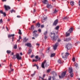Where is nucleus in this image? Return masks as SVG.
Here are the masks:
<instances>
[{"instance_id":"37","label":"nucleus","mask_w":80,"mask_h":80,"mask_svg":"<svg viewBox=\"0 0 80 80\" xmlns=\"http://www.w3.org/2000/svg\"><path fill=\"white\" fill-rule=\"evenodd\" d=\"M2 14H3V15H4V17H5L6 16V13L5 12H4V13Z\"/></svg>"},{"instance_id":"24","label":"nucleus","mask_w":80,"mask_h":80,"mask_svg":"<svg viewBox=\"0 0 80 80\" xmlns=\"http://www.w3.org/2000/svg\"><path fill=\"white\" fill-rule=\"evenodd\" d=\"M52 74H53V75H54V76H56L57 75V74L54 72H52Z\"/></svg>"},{"instance_id":"59","label":"nucleus","mask_w":80,"mask_h":80,"mask_svg":"<svg viewBox=\"0 0 80 80\" xmlns=\"http://www.w3.org/2000/svg\"><path fill=\"white\" fill-rule=\"evenodd\" d=\"M2 2H6L7 0H2Z\"/></svg>"},{"instance_id":"33","label":"nucleus","mask_w":80,"mask_h":80,"mask_svg":"<svg viewBox=\"0 0 80 80\" xmlns=\"http://www.w3.org/2000/svg\"><path fill=\"white\" fill-rule=\"evenodd\" d=\"M47 32H48V31H46L45 32H44V35H45V36H46V35L47 34Z\"/></svg>"},{"instance_id":"21","label":"nucleus","mask_w":80,"mask_h":80,"mask_svg":"<svg viewBox=\"0 0 80 80\" xmlns=\"http://www.w3.org/2000/svg\"><path fill=\"white\" fill-rule=\"evenodd\" d=\"M28 39H26V38H24L23 39V41L24 42H26L28 40Z\"/></svg>"},{"instance_id":"16","label":"nucleus","mask_w":80,"mask_h":80,"mask_svg":"<svg viewBox=\"0 0 80 80\" xmlns=\"http://www.w3.org/2000/svg\"><path fill=\"white\" fill-rule=\"evenodd\" d=\"M26 46H27L28 47H32V46L31 44V43H27V44H25Z\"/></svg>"},{"instance_id":"7","label":"nucleus","mask_w":80,"mask_h":80,"mask_svg":"<svg viewBox=\"0 0 80 80\" xmlns=\"http://www.w3.org/2000/svg\"><path fill=\"white\" fill-rule=\"evenodd\" d=\"M58 45V42H56V43L55 44V45H54V46H53V49H54V50H56L57 49Z\"/></svg>"},{"instance_id":"23","label":"nucleus","mask_w":80,"mask_h":80,"mask_svg":"<svg viewBox=\"0 0 80 80\" xmlns=\"http://www.w3.org/2000/svg\"><path fill=\"white\" fill-rule=\"evenodd\" d=\"M74 2L73 1H71V5L72 6H73L74 5Z\"/></svg>"},{"instance_id":"55","label":"nucleus","mask_w":80,"mask_h":80,"mask_svg":"<svg viewBox=\"0 0 80 80\" xmlns=\"http://www.w3.org/2000/svg\"><path fill=\"white\" fill-rule=\"evenodd\" d=\"M79 6L80 7V0L79 1V2L78 3Z\"/></svg>"},{"instance_id":"12","label":"nucleus","mask_w":80,"mask_h":80,"mask_svg":"<svg viewBox=\"0 0 80 80\" xmlns=\"http://www.w3.org/2000/svg\"><path fill=\"white\" fill-rule=\"evenodd\" d=\"M12 66V64H10V71H9L8 72L11 73V72H13V69H12L11 67Z\"/></svg>"},{"instance_id":"46","label":"nucleus","mask_w":80,"mask_h":80,"mask_svg":"<svg viewBox=\"0 0 80 80\" xmlns=\"http://www.w3.org/2000/svg\"><path fill=\"white\" fill-rule=\"evenodd\" d=\"M50 71H51V69H48L47 70V72L49 73L50 72Z\"/></svg>"},{"instance_id":"32","label":"nucleus","mask_w":80,"mask_h":80,"mask_svg":"<svg viewBox=\"0 0 80 80\" xmlns=\"http://www.w3.org/2000/svg\"><path fill=\"white\" fill-rule=\"evenodd\" d=\"M18 34H20V35L22 34L20 29L19 30V31L18 32Z\"/></svg>"},{"instance_id":"8","label":"nucleus","mask_w":80,"mask_h":80,"mask_svg":"<svg viewBox=\"0 0 80 80\" xmlns=\"http://www.w3.org/2000/svg\"><path fill=\"white\" fill-rule=\"evenodd\" d=\"M4 7L5 8L6 11L8 10V9H10V7L8 6H6V5H4Z\"/></svg>"},{"instance_id":"56","label":"nucleus","mask_w":80,"mask_h":80,"mask_svg":"<svg viewBox=\"0 0 80 80\" xmlns=\"http://www.w3.org/2000/svg\"><path fill=\"white\" fill-rule=\"evenodd\" d=\"M20 39H18V40H17V42H20Z\"/></svg>"},{"instance_id":"42","label":"nucleus","mask_w":80,"mask_h":80,"mask_svg":"<svg viewBox=\"0 0 80 80\" xmlns=\"http://www.w3.org/2000/svg\"><path fill=\"white\" fill-rule=\"evenodd\" d=\"M0 12L2 14H3V13H4V12H3L2 10H0Z\"/></svg>"},{"instance_id":"25","label":"nucleus","mask_w":80,"mask_h":80,"mask_svg":"<svg viewBox=\"0 0 80 80\" xmlns=\"http://www.w3.org/2000/svg\"><path fill=\"white\" fill-rule=\"evenodd\" d=\"M63 19L66 20H68V17H64Z\"/></svg>"},{"instance_id":"17","label":"nucleus","mask_w":80,"mask_h":80,"mask_svg":"<svg viewBox=\"0 0 80 80\" xmlns=\"http://www.w3.org/2000/svg\"><path fill=\"white\" fill-rule=\"evenodd\" d=\"M42 2L44 4H47L48 3V2L47 0H43Z\"/></svg>"},{"instance_id":"9","label":"nucleus","mask_w":80,"mask_h":80,"mask_svg":"<svg viewBox=\"0 0 80 80\" xmlns=\"http://www.w3.org/2000/svg\"><path fill=\"white\" fill-rule=\"evenodd\" d=\"M58 21V19H56V20H55L54 22V23H53V25L56 26L57 24Z\"/></svg>"},{"instance_id":"38","label":"nucleus","mask_w":80,"mask_h":80,"mask_svg":"<svg viewBox=\"0 0 80 80\" xmlns=\"http://www.w3.org/2000/svg\"><path fill=\"white\" fill-rule=\"evenodd\" d=\"M57 12L58 11H57L56 9H55V10H54V13H57Z\"/></svg>"},{"instance_id":"28","label":"nucleus","mask_w":80,"mask_h":80,"mask_svg":"<svg viewBox=\"0 0 80 80\" xmlns=\"http://www.w3.org/2000/svg\"><path fill=\"white\" fill-rule=\"evenodd\" d=\"M11 51H9V50H8L7 51V52L8 54H10L11 53Z\"/></svg>"},{"instance_id":"26","label":"nucleus","mask_w":80,"mask_h":80,"mask_svg":"<svg viewBox=\"0 0 80 80\" xmlns=\"http://www.w3.org/2000/svg\"><path fill=\"white\" fill-rule=\"evenodd\" d=\"M58 62L60 64H61L62 63V62L60 59L58 60Z\"/></svg>"},{"instance_id":"44","label":"nucleus","mask_w":80,"mask_h":80,"mask_svg":"<svg viewBox=\"0 0 80 80\" xmlns=\"http://www.w3.org/2000/svg\"><path fill=\"white\" fill-rule=\"evenodd\" d=\"M44 27V25H41V28H43Z\"/></svg>"},{"instance_id":"60","label":"nucleus","mask_w":80,"mask_h":80,"mask_svg":"<svg viewBox=\"0 0 80 80\" xmlns=\"http://www.w3.org/2000/svg\"><path fill=\"white\" fill-rule=\"evenodd\" d=\"M18 18H20V16L19 15H18L17 16Z\"/></svg>"},{"instance_id":"35","label":"nucleus","mask_w":80,"mask_h":80,"mask_svg":"<svg viewBox=\"0 0 80 80\" xmlns=\"http://www.w3.org/2000/svg\"><path fill=\"white\" fill-rule=\"evenodd\" d=\"M12 59H15L16 58V55H14L13 57L12 58Z\"/></svg>"},{"instance_id":"34","label":"nucleus","mask_w":80,"mask_h":80,"mask_svg":"<svg viewBox=\"0 0 80 80\" xmlns=\"http://www.w3.org/2000/svg\"><path fill=\"white\" fill-rule=\"evenodd\" d=\"M34 26L32 25L31 27V30H34Z\"/></svg>"},{"instance_id":"10","label":"nucleus","mask_w":80,"mask_h":80,"mask_svg":"<svg viewBox=\"0 0 80 80\" xmlns=\"http://www.w3.org/2000/svg\"><path fill=\"white\" fill-rule=\"evenodd\" d=\"M16 58L18 60L22 59V57H21V56H19V54H16Z\"/></svg>"},{"instance_id":"20","label":"nucleus","mask_w":80,"mask_h":80,"mask_svg":"<svg viewBox=\"0 0 80 80\" xmlns=\"http://www.w3.org/2000/svg\"><path fill=\"white\" fill-rule=\"evenodd\" d=\"M60 27L59 26H58L55 28V29L58 30V29Z\"/></svg>"},{"instance_id":"45","label":"nucleus","mask_w":80,"mask_h":80,"mask_svg":"<svg viewBox=\"0 0 80 80\" xmlns=\"http://www.w3.org/2000/svg\"><path fill=\"white\" fill-rule=\"evenodd\" d=\"M11 37H14L15 36L14 34H11Z\"/></svg>"},{"instance_id":"54","label":"nucleus","mask_w":80,"mask_h":80,"mask_svg":"<svg viewBox=\"0 0 80 80\" xmlns=\"http://www.w3.org/2000/svg\"><path fill=\"white\" fill-rule=\"evenodd\" d=\"M35 58L37 59H38V56H36L35 57Z\"/></svg>"},{"instance_id":"61","label":"nucleus","mask_w":80,"mask_h":80,"mask_svg":"<svg viewBox=\"0 0 80 80\" xmlns=\"http://www.w3.org/2000/svg\"><path fill=\"white\" fill-rule=\"evenodd\" d=\"M45 76H46L45 74H44L43 76V78H44L45 77Z\"/></svg>"},{"instance_id":"14","label":"nucleus","mask_w":80,"mask_h":80,"mask_svg":"<svg viewBox=\"0 0 80 80\" xmlns=\"http://www.w3.org/2000/svg\"><path fill=\"white\" fill-rule=\"evenodd\" d=\"M47 62V61L46 60H45L42 63V68H44V64L46 63V62Z\"/></svg>"},{"instance_id":"48","label":"nucleus","mask_w":80,"mask_h":80,"mask_svg":"<svg viewBox=\"0 0 80 80\" xmlns=\"http://www.w3.org/2000/svg\"><path fill=\"white\" fill-rule=\"evenodd\" d=\"M38 61V60H36V59H33L32 62H37Z\"/></svg>"},{"instance_id":"11","label":"nucleus","mask_w":80,"mask_h":80,"mask_svg":"<svg viewBox=\"0 0 80 80\" xmlns=\"http://www.w3.org/2000/svg\"><path fill=\"white\" fill-rule=\"evenodd\" d=\"M47 7L48 8H53V7L51 4H48L47 6Z\"/></svg>"},{"instance_id":"41","label":"nucleus","mask_w":80,"mask_h":80,"mask_svg":"<svg viewBox=\"0 0 80 80\" xmlns=\"http://www.w3.org/2000/svg\"><path fill=\"white\" fill-rule=\"evenodd\" d=\"M75 66H76V67H78V63H76L75 64Z\"/></svg>"},{"instance_id":"30","label":"nucleus","mask_w":80,"mask_h":80,"mask_svg":"<svg viewBox=\"0 0 80 80\" xmlns=\"http://www.w3.org/2000/svg\"><path fill=\"white\" fill-rule=\"evenodd\" d=\"M17 48V44H15L14 46V49H16Z\"/></svg>"},{"instance_id":"27","label":"nucleus","mask_w":80,"mask_h":80,"mask_svg":"<svg viewBox=\"0 0 80 80\" xmlns=\"http://www.w3.org/2000/svg\"><path fill=\"white\" fill-rule=\"evenodd\" d=\"M32 52V50L31 49H30L29 50L28 54H30Z\"/></svg>"},{"instance_id":"22","label":"nucleus","mask_w":80,"mask_h":80,"mask_svg":"<svg viewBox=\"0 0 80 80\" xmlns=\"http://www.w3.org/2000/svg\"><path fill=\"white\" fill-rule=\"evenodd\" d=\"M55 55V53H53V54H51V56H50L51 57H54Z\"/></svg>"},{"instance_id":"57","label":"nucleus","mask_w":80,"mask_h":80,"mask_svg":"<svg viewBox=\"0 0 80 80\" xmlns=\"http://www.w3.org/2000/svg\"><path fill=\"white\" fill-rule=\"evenodd\" d=\"M22 38H21V36H19V39H21Z\"/></svg>"},{"instance_id":"29","label":"nucleus","mask_w":80,"mask_h":80,"mask_svg":"<svg viewBox=\"0 0 80 80\" xmlns=\"http://www.w3.org/2000/svg\"><path fill=\"white\" fill-rule=\"evenodd\" d=\"M10 12H11V13H12V12H15V10H14V9H12V10H11V11H10Z\"/></svg>"},{"instance_id":"39","label":"nucleus","mask_w":80,"mask_h":80,"mask_svg":"<svg viewBox=\"0 0 80 80\" xmlns=\"http://www.w3.org/2000/svg\"><path fill=\"white\" fill-rule=\"evenodd\" d=\"M39 79H41L42 80H43L44 79V78H42L40 76L39 77Z\"/></svg>"},{"instance_id":"19","label":"nucleus","mask_w":80,"mask_h":80,"mask_svg":"<svg viewBox=\"0 0 80 80\" xmlns=\"http://www.w3.org/2000/svg\"><path fill=\"white\" fill-rule=\"evenodd\" d=\"M66 37H68L70 35V32H66Z\"/></svg>"},{"instance_id":"51","label":"nucleus","mask_w":80,"mask_h":80,"mask_svg":"<svg viewBox=\"0 0 80 80\" xmlns=\"http://www.w3.org/2000/svg\"><path fill=\"white\" fill-rule=\"evenodd\" d=\"M8 38H10L11 37V34L8 35Z\"/></svg>"},{"instance_id":"64","label":"nucleus","mask_w":80,"mask_h":80,"mask_svg":"<svg viewBox=\"0 0 80 80\" xmlns=\"http://www.w3.org/2000/svg\"><path fill=\"white\" fill-rule=\"evenodd\" d=\"M14 39V37H12V41H13Z\"/></svg>"},{"instance_id":"36","label":"nucleus","mask_w":80,"mask_h":80,"mask_svg":"<svg viewBox=\"0 0 80 80\" xmlns=\"http://www.w3.org/2000/svg\"><path fill=\"white\" fill-rule=\"evenodd\" d=\"M72 61H73V62H75V58H73L72 59Z\"/></svg>"},{"instance_id":"58","label":"nucleus","mask_w":80,"mask_h":80,"mask_svg":"<svg viewBox=\"0 0 80 80\" xmlns=\"http://www.w3.org/2000/svg\"><path fill=\"white\" fill-rule=\"evenodd\" d=\"M51 77H49V78L48 80H51Z\"/></svg>"},{"instance_id":"49","label":"nucleus","mask_w":80,"mask_h":80,"mask_svg":"<svg viewBox=\"0 0 80 80\" xmlns=\"http://www.w3.org/2000/svg\"><path fill=\"white\" fill-rule=\"evenodd\" d=\"M61 41V40L59 38L58 39V42H60Z\"/></svg>"},{"instance_id":"6","label":"nucleus","mask_w":80,"mask_h":80,"mask_svg":"<svg viewBox=\"0 0 80 80\" xmlns=\"http://www.w3.org/2000/svg\"><path fill=\"white\" fill-rule=\"evenodd\" d=\"M69 53L68 52H66V54L64 55V54H62V58H64L65 59H67V57L69 55Z\"/></svg>"},{"instance_id":"18","label":"nucleus","mask_w":80,"mask_h":80,"mask_svg":"<svg viewBox=\"0 0 80 80\" xmlns=\"http://www.w3.org/2000/svg\"><path fill=\"white\" fill-rule=\"evenodd\" d=\"M40 25H41V24L39 23V22H38L36 24V27H37L39 28L40 26Z\"/></svg>"},{"instance_id":"50","label":"nucleus","mask_w":80,"mask_h":80,"mask_svg":"<svg viewBox=\"0 0 80 80\" xmlns=\"http://www.w3.org/2000/svg\"><path fill=\"white\" fill-rule=\"evenodd\" d=\"M44 38L45 39H46L47 38V37L46 35H45Z\"/></svg>"},{"instance_id":"62","label":"nucleus","mask_w":80,"mask_h":80,"mask_svg":"<svg viewBox=\"0 0 80 80\" xmlns=\"http://www.w3.org/2000/svg\"><path fill=\"white\" fill-rule=\"evenodd\" d=\"M35 22H36V21H33V22H32V23H34Z\"/></svg>"},{"instance_id":"63","label":"nucleus","mask_w":80,"mask_h":80,"mask_svg":"<svg viewBox=\"0 0 80 80\" xmlns=\"http://www.w3.org/2000/svg\"><path fill=\"white\" fill-rule=\"evenodd\" d=\"M38 66V65H37L36 64H34V65H33V66L35 67V66Z\"/></svg>"},{"instance_id":"3","label":"nucleus","mask_w":80,"mask_h":80,"mask_svg":"<svg viewBox=\"0 0 80 80\" xmlns=\"http://www.w3.org/2000/svg\"><path fill=\"white\" fill-rule=\"evenodd\" d=\"M72 44L70 43H69V44H67L66 45V48L68 49V50H69L72 49Z\"/></svg>"},{"instance_id":"52","label":"nucleus","mask_w":80,"mask_h":80,"mask_svg":"<svg viewBox=\"0 0 80 80\" xmlns=\"http://www.w3.org/2000/svg\"><path fill=\"white\" fill-rule=\"evenodd\" d=\"M35 73L34 72V73L33 74H31V76L33 77L34 75H35Z\"/></svg>"},{"instance_id":"4","label":"nucleus","mask_w":80,"mask_h":80,"mask_svg":"<svg viewBox=\"0 0 80 80\" xmlns=\"http://www.w3.org/2000/svg\"><path fill=\"white\" fill-rule=\"evenodd\" d=\"M67 71H66L62 73V74H61V76L60 75H59V78H64L66 75V72Z\"/></svg>"},{"instance_id":"13","label":"nucleus","mask_w":80,"mask_h":80,"mask_svg":"<svg viewBox=\"0 0 80 80\" xmlns=\"http://www.w3.org/2000/svg\"><path fill=\"white\" fill-rule=\"evenodd\" d=\"M72 40L71 38H67L66 39H64V41L66 42H68Z\"/></svg>"},{"instance_id":"43","label":"nucleus","mask_w":80,"mask_h":80,"mask_svg":"<svg viewBox=\"0 0 80 80\" xmlns=\"http://www.w3.org/2000/svg\"><path fill=\"white\" fill-rule=\"evenodd\" d=\"M52 79H53V80H58V79H56H56H55V77H52Z\"/></svg>"},{"instance_id":"40","label":"nucleus","mask_w":80,"mask_h":80,"mask_svg":"<svg viewBox=\"0 0 80 80\" xmlns=\"http://www.w3.org/2000/svg\"><path fill=\"white\" fill-rule=\"evenodd\" d=\"M79 41H77V42H76V43H75V45H76V46H77V44L79 43Z\"/></svg>"},{"instance_id":"31","label":"nucleus","mask_w":80,"mask_h":80,"mask_svg":"<svg viewBox=\"0 0 80 80\" xmlns=\"http://www.w3.org/2000/svg\"><path fill=\"white\" fill-rule=\"evenodd\" d=\"M50 47L49 48H48V49L47 50V52H48V53H49V50H50Z\"/></svg>"},{"instance_id":"47","label":"nucleus","mask_w":80,"mask_h":80,"mask_svg":"<svg viewBox=\"0 0 80 80\" xmlns=\"http://www.w3.org/2000/svg\"><path fill=\"white\" fill-rule=\"evenodd\" d=\"M38 31L39 32H41V29H38Z\"/></svg>"},{"instance_id":"5","label":"nucleus","mask_w":80,"mask_h":80,"mask_svg":"<svg viewBox=\"0 0 80 80\" xmlns=\"http://www.w3.org/2000/svg\"><path fill=\"white\" fill-rule=\"evenodd\" d=\"M38 32V31L37 30H35L33 32V36L37 38L38 36V34L36 33Z\"/></svg>"},{"instance_id":"2","label":"nucleus","mask_w":80,"mask_h":80,"mask_svg":"<svg viewBox=\"0 0 80 80\" xmlns=\"http://www.w3.org/2000/svg\"><path fill=\"white\" fill-rule=\"evenodd\" d=\"M73 70L72 68H69V73H70V76L71 78H72L73 76Z\"/></svg>"},{"instance_id":"15","label":"nucleus","mask_w":80,"mask_h":80,"mask_svg":"<svg viewBox=\"0 0 80 80\" xmlns=\"http://www.w3.org/2000/svg\"><path fill=\"white\" fill-rule=\"evenodd\" d=\"M73 28L72 27H71L69 28V30L68 31V32H69L70 33H71L73 31Z\"/></svg>"},{"instance_id":"1","label":"nucleus","mask_w":80,"mask_h":80,"mask_svg":"<svg viewBox=\"0 0 80 80\" xmlns=\"http://www.w3.org/2000/svg\"><path fill=\"white\" fill-rule=\"evenodd\" d=\"M51 37L52 38V41H55L58 38V36H55V33L52 32L51 33Z\"/></svg>"},{"instance_id":"53","label":"nucleus","mask_w":80,"mask_h":80,"mask_svg":"<svg viewBox=\"0 0 80 80\" xmlns=\"http://www.w3.org/2000/svg\"><path fill=\"white\" fill-rule=\"evenodd\" d=\"M3 22V21L2 20V19H1L0 20V22H1V23H2Z\"/></svg>"}]
</instances>
